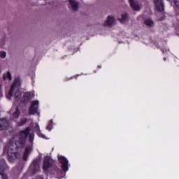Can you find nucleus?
<instances>
[{
  "label": "nucleus",
  "mask_w": 179,
  "mask_h": 179,
  "mask_svg": "<svg viewBox=\"0 0 179 179\" xmlns=\"http://www.w3.org/2000/svg\"><path fill=\"white\" fill-rule=\"evenodd\" d=\"M6 76L9 79V80H12V75L10 74V72H7Z\"/></svg>",
  "instance_id": "21"
},
{
  "label": "nucleus",
  "mask_w": 179,
  "mask_h": 179,
  "mask_svg": "<svg viewBox=\"0 0 179 179\" xmlns=\"http://www.w3.org/2000/svg\"><path fill=\"white\" fill-rule=\"evenodd\" d=\"M144 24L148 26L149 27H153L155 23L153 22V21H152V20L148 19L144 21Z\"/></svg>",
  "instance_id": "16"
},
{
  "label": "nucleus",
  "mask_w": 179,
  "mask_h": 179,
  "mask_svg": "<svg viewBox=\"0 0 179 179\" xmlns=\"http://www.w3.org/2000/svg\"><path fill=\"white\" fill-rule=\"evenodd\" d=\"M17 82H15L12 85L8 94L7 95L8 99H10V97L13 96L14 93V99L15 100H19L20 97H22V92H20V89L19 86L17 85Z\"/></svg>",
  "instance_id": "2"
},
{
  "label": "nucleus",
  "mask_w": 179,
  "mask_h": 179,
  "mask_svg": "<svg viewBox=\"0 0 179 179\" xmlns=\"http://www.w3.org/2000/svg\"><path fill=\"white\" fill-rule=\"evenodd\" d=\"M0 57H1V58H3V59L6 58V52L4 51H1Z\"/></svg>",
  "instance_id": "19"
},
{
  "label": "nucleus",
  "mask_w": 179,
  "mask_h": 179,
  "mask_svg": "<svg viewBox=\"0 0 179 179\" xmlns=\"http://www.w3.org/2000/svg\"><path fill=\"white\" fill-rule=\"evenodd\" d=\"M47 129H48V131H51V126H48Z\"/></svg>",
  "instance_id": "25"
},
{
  "label": "nucleus",
  "mask_w": 179,
  "mask_h": 179,
  "mask_svg": "<svg viewBox=\"0 0 179 179\" xmlns=\"http://www.w3.org/2000/svg\"><path fill=\"white\" fill-rule=\"evenodd\" d=\"M69 8L72 12H78L79 10V1L76 0H69Z\"/></svg>",
  "instance_id": "4"
},
{
  "label": "nucleus",
  "mask_w": 179,
  "mask_h": 179,
  "mask_svg": "<svg viewBox=\"0 0 179 179\" xmlns=\"http://www.w3.org/2000/svg\"><path fill=\"white\" fill-rule=\"evenodd\" d=\"M27 122V119L24 118V119H21L20 120V122H17L19 127H22V125L26 124Z\"/></svg>",
  "instance_id": "18"
},
{
  "label": "nucleus",
  "mask_w": 179,
  "mask_h": 179,
  "mask_svg": "<svg viewBox=\"0 0 179 179\" xmlns=\"http://www.w3.org/2000/svg\"><path fill=\"white\" fill-rule=\"evenodd\" d=\"M0 179H8V176L3 173V166H0Z\"/></svg>",
  "instance_id": "14"
},
{
  "label": "nucleus",
  "mask_w": 179,
  "mask_h": 179,
  "mask_svg": "<svg viewBox=\"0 0 179 179\" xmlns=\"http://www.w3.org/2000/svg\"><path fill=\"white\" fill-rule=\"evenodd\" d=\"M37 106H38V101H34L29 108V114H36L37 113Z\"/></svg>",
  "instance_id": "8"
},
{
  "label": "nucleus",
  "mask_w": 179,
  "mask_h": 179,
  "mask_svg": "<svg viewBox=\"0 0 179 179\" xmlns=\"http://www.w3.org/2000/svg\"><path fill=\"white\" fill-rule=\"evenodd\" d=\"M30 152H31V147H27L25 148V151L23 155V160L25 162L27 160V156H29V153H30Z\"/></svg>",
  "instance_id": "12"
},
{
  "label": "nucleus",
  "mask_w": 179,
  "mask_h": 179,
  "mask_svg": "<svg viewBox=\"0 0 179 179\" xmlns=\"http://www.w3.org/2000/svg\"><path fill=\"white\" fill-rule=\"evenodd\" d=\"M6 127H8V122L5 120H0V131H3Z\"/></svg>",
  "instance_id": "15"
},
{
  "label": "nucleus",
  "mask_w": 179,
  "mask_h": 179,
  "mask_svg": "<svg viewBox=\"0 0 179 179\" xmlns=\"http://www.w3.org/2000/svg\"><path fill=\"white\" fill-rule=\"evenodd\" d=\"M29 142L31 143H33V141H34V134H29Z\"/></svg>",
  "instance_id": "20"
},
{
  "label": "nucleus",
  "mask_w": 179,
  "mask_h": 179,
  "mask_svg": "<svg viewBox=\"0 0 179 179\" xmlns=\"http://www.w3.org/2000/svg\"><path fill=\"white\" fill-rule=\"evenodd\" d=\"M51 124H52V120H50L49 122V125H51Z\"/></svg>",
  "instance_id": "26"
},
{
  "label": "nucleus",
  "mask_w": 179,
  "mask_h": 179,
  "mask_svg": "<svg viewBox=\"0 0 179 179\" xmlns=\"http://www.w3.org/2000/svg\"><path fill=\"white\" fill-rule=\"evenodd\" d=\"M1 85L0 83V97H2V92H1Z\"/></svg>",
  "instance_id": "24"
},
{
  "label": "nucleus",
  "mask_w": 179,
  "mask_h": 179,
  "mask_svg": "<svg viewBox=\"0 0 179 179\" xmlns=\"http://www.w3.org/2000/svg\"><path fill=\"white\" fill-rule=\"evenodd\" d=\"M153 1L156 6L157 10H159V12H162V10H164V5L163 4V0H153Z\"/></svg>",
  "instance_id": "7"
},
{
  "label": "nucleus",
  "mask_w": 179,
  "mask_h": 179,
  "mask_svg": "<svg viewBox=\"0 0 179 179\" xmlns=\"http://www.w3.org/2000/svg\"><path fill=\"white\" fill-rule=\"evenodd\" d=\"M164 61H166V58H164Z\"/></svg>",
  "instance_id": "27"
},
{
  "label": "nucleus",
  "mask_w": 179,
  "mask_h": 179,
  "mask_svg": "<svg viewBox=\"0 0 179 179\" xmlns=\"http://www.w3.org/2000/svg\"><path fill=\"white\" fill-rule=\"evenodd\" d=\"M58 160L59 163L62 164V169L63 171H68V159H66V158L62 155H59Z\"/></svg>",
  "instance_id": "5"
},
{
  "label": "nucleus",
  "mask_w": 179,
  "mask_h": 179,
  "mask_svg": "<svg viewBox=\"0 0 179 179\" xmlns=\"http://www.w3.org/2000/svg\"><path fill=\"white\" fill-rule=\"evenodd\" d=\"M130 5L134 10H139L140 7H139V3L138 2L134 1V0H129Z\"/></svg>",
  "instance_id": "11"
},
{
  "label": "nucleus",
  "mask_w": 179,
  "mask_h": 179,
  "mask_svg": "<svg viewBox=\"0 0 179 179\" xmlns=\"http://www.w3.org/2000/svg\"><path fill=\"white\" fill-rule=\"evenodd\" d=\"M128 14L124 13L121 15V17L119 18V20L122 23H126V22H128Z\"/></svg>",
  "instance_id": "13"
},
{
  "label": "nucleus",
  "mask_w": 179,
  "mask_h": 179,
  "mask_svg": "<svg viewBox=\"0 0 179 179\" xmlns=\"http://www.w3.org/2000/svg\"><path fill=\"white\" fill-rule=\"evenodd\" d=\"M175 5L179 8V0H174Z\"/></svg>",
  "instance_id": "22"
},
{
  "label": "nucleus",
  "mask_w": 179,
  "mask_h": 179,
  "mask_svg": "<svg viewBox=\"0 0 179 179\" xmlns=\"http://www.w3.org/2000/svg\"><path fill=\"white\" fill-rule=\"evenodd\" d=\"M29 132L30 129L27 127L24 131L20 132L19 141L17 143H8L6 145L4 150L7 152L10 162H13V160H16V159L19 157V153H17L16 148L17 146H18V148H24V145H26V139L29 136Z\"/></svg>",
  "instance_id": "1"
},
{
  "label": "nucleus",
  "mask_w": 179,
  "mask_h": 179,
  "mask_svg": "<svg viewBox=\"0 0 179 179\" xmlns=\"http://www.w3.org/2000/svg\"><path fill=\"white\" fill-rule=\"evenodd\" d=\"M29 171L33 174H36V173H38V171H40V162L38 159H35L33 161L29 167Z\"/></svg>",
  "instance_id": "3"
},
{
  "label": "nucleus",
  "mask_w": 179,
  "mask_h": 179,
  "mask_svg": "<svg viewBox=\"0 0 179 179\" xmlns=\"http://www.w3.org/2000/svg\"><path fill=\"white\" fill-rule=\"evenodd\" d=\"M31 100V93L30 92H25L22 98V101L23 103H29Z\"/></svg>",
  "instance_id": "10"
},
{
  "label": "nucleus",
  "mask_w": 179,
  "mask_h": 179,
  "mask_svg": "<svg viewBox=\"0 0 179 179\" xmlns=\"http://www.w3.org/2000/svg\"><path fill=\"white\" fill-rule=\"evenodd\" d=\"M6 74H3V80H6Z\"/></svg>",
  "instance_id": "23"
},
{
  "label": "nucleus",
  "mask_w": 179,
  "mask_h": 179,
  "mask_svg": "<svg viewBox=\"0 0 179 179\" xmlns=\"http://www.w3.org/2000/svg\"><path fill=\"white\" fill-rule=\"evenodd\" d=\"M52 167V161L50 157H47L43 162V170L45 171H48L49 169H51Z\"/></svg>",
  "instance_id": "6"
},
{
  "label": "nucleus",
  "mask_w": 179,
  "mask_h": 179,
  "mask_svg": "<svg viewBox=\"0 0 179 179\" xmlns=\"http://www.w3.org/2000/svg\"><path fill=\"white\" fill-rule=\"evenodd\" d=\"M114 22H115L114 17L108 16L107 20L103 23V26L110 27V26H113Z\"/></svg>",
  "instance_id": "9"
},
{
  "label": "nucleus",
  "mask_w": 179,
  "mask_h": 179,
  "mask_svg": "<svg viewBox=\"0 0 179 179\" xmlns=\"http://www.w3.org/2000/svg\"><path fill=\"white\" fill-rule=\"evenodd\" d=\"M19 114H20V111L19 110V107H17L15 111L13 113V117L14 118H17L19 117Z\"/></svg>",
  "instance_id": "17"
}]
</instances>
